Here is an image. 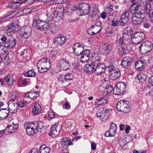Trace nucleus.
<instances>
[{
	"mask_svg": "<svg viewBox=\"0 0 153 153\" xmlns=\"http://www.w3.org/2000/svg\"><path fill=\"white\" fill-rule=\"evenodd\" d=\"M37 16L34 17L32 24L33 27L40 31H44L49 29L53 34L56 33L58 31V27L56 24L51 23L49 24L47 21H41L38 19Z\"/></svg>",
	"mask_w": 153,
	"mask_h": 153,
	"instance_id": "nucleus-1",
	"label": "nucleus"
},
{
	"mask_svg": "<svg viewBox=\"0 0 153 153\" xmlns=\"http://www.w3.org/2000/svg\"><path fill=\"white\" fill-rule=\"evenodd\" d=\"M24 127L26 129L27 134L31 136L37 132H41L43 126L41 123L34 121L31 123H26L24 124Z\"/></svg>",
	"mask_w": 153,
	"mask_h": 153,
	"instance_id": "nucleus-2",
	"label": "nucleus"
},
{
	"mask_svg": "<svg viewBox=\"0 0 153 153\" xmlns=\"http://www.w3.org/2000/svg\"><path fill=\"white\" fill-rule=\"evenodd\" d=\"M51 9L53 11V16H52L50 12H48L46 13V15L48 19L46 21L49 22V21H52L53 20L55 22H59L62 19L63 13L62 10L59 7L56 8L55 7H52Z\"/></svg>",
	"mask_w": 153,
	"mask_h": 153,
	"instance_id": "nucleus-3",
	"label": "nucleus"
},
{
	"mask_svg": "<svg viewBox=\"0 0 153 153\" xmlns=\"http://www.w3.org/2000/svg\"><path fill=\"white\" fill-rule=\"evenodd\" d=\"M37 66L40 72L43 73L47 72L50 68V60L45 58L41 59L37 63Z\"/></svg>",
	"mask_w": 153,
	"mask_h": 153,
	"instance_id": "nucleus-4",
	"label": "nucleus"
},
{
	"mask_svg": "<svg viewBox=\"0 0 153 153\" xmlns=\"http://www.w3.org/2000/svg\"><path fill=\"white\" fill-rule=\"evenodd\" d=\"M153 44L150 41H146L141 44L139 47L140 53L145 54L150 51L153 47Z\"/></svg>",
	"mask_w": 153,
	"mask_h": 153,
	"instance_id": "nucleus-5",
	"label": "nucleus"
},
{
	"mask_svg": "<svg viewBox=\"0 0 153 153\" xmlns=\"http://www.w3.org/2000/svg\"><path fill=\"white\" fill-rule=\"evenodd\" d=\"M134 14L132 18V22L134 25L140 24L145 19V13L140 10Z\"/></svg>",
	"mask_w": 153,
	"mask_h": 153,
	"instance_id": "nucleus-6",
	"label": "nucleus"
},
{
	"mask_svg": "<svg viewBox=\"0 0 153 153\" xmlns=\"http://www.w3.org/2000/svg\"><path fill=\"white\" fill-rule=\"evenodd\" d=\"M129 108V101L125 100H120L116 105L117 110L120 111L126 112Z\"/></svg>",
	"mask_w": 153,
	"mask_h": 153,
	"instance_id": "nucleus-7",
	"label": "nucleus"
},
{
	"mask_svg": "<svg viewBox=\"0 0 153 153\" xmlns=\"http://www.w3.org/2000/svg\"><path fill=\"white\" fill-rule=\"evenodd\" d=\"M126 88V84L123 82L118 83L114 87L113 93L116 95H120L123 93Z\"/></svg>",
	"mask_w": 153,
	"mask_h": 153,
	"instance_id": "nucleus-8",
	"label": "nucleus"
},
{
	"mask_svg": "<svg viewBox=\"0 0 153 153\" xmlns=\"http://www.w3.org/2000/svg\"><path fill=\"white\" fill-rule=\"evenodd\" d=\"M77 13L79 16L87 14L89 12L90 6L87 3L83 2L80 4Z\"/></svg>",
	"mask_w": 153,
	"mask_h": 153,
	"instance_id": "nucleus-9",
	"label": "nucleus"
},
{
	"mask_svg": "<svg viewBox=\"0 0 153 153\" xmlns=\"http://www.w3.org/2000/svg\"><path fill=\"white\" fill-rule=\"evenodd\" d=\"M130 10H127L124 11L122 14L119 20V22L121 26H125L130 18Z\"/></svg>",
	"mask_w": 153,
	"mask_h": 153,
	"instance_id": "nucleus-10",
	"label": "nucleus"
},
{
	"mask_svg": "<svg viewBox=\"0 0 153 153\" xmlns=\"http://www.w3.org/2000/svg\"><path fill=\"white\" fill-rule=\"evenodd\" d=\"M110 114L108 109H105L103 108H101L97 113V117H100L102 121H104L108 119Z\"/></svg>",
	"mask_w": 153,
	"mask_h": 153,
	"instance_id": "nucleus-11",
	"label": "nucleus"
},
{
	"mask_svg": "<svg viewBox=\"0 0 153 153\" xmlns=\"http://www.w3.org/2000/svg\"><path fill=\"white\" fill-rule=\"evenodd\" d=\"M144 34L143 33L138 32L134 33L132 36L131 41L135 44H138L143 40Z\"/></svg>",
	"mask_w": 153,
	"mask_h": 153,
	"instance_id": "nucleus-12",
	"label": "nucleus"
},
{
	"mask_svg": "<svg viewBox=\"0 0 153 153\" xmlns=\"http://www.w3.org/2000/svg\"><path fill=\"white\" fill-rule=\"evenodd\" d=\"M84 49L83 45L80 43H77L74 44L73 47V52L71 54L73 57L77 56L80 55Z\"/></svg>",
	"mask_w": 153,
	"mask_h": 153,
	"instance_id": "nucleus-13",
	"label": "nucleus"
},
{
	"mask_svg": "<svg viewBox=\"0 0 153 153\" xmlns=\"http://www.w3.org/2000/svg\"><path fill=\"white\" fill-rule=\"evenodd\" d=\"M70 64L68 61L64 58H61L57 64V66H59L60 69L63 71H66L70 67Z\"/></svg>",
	"mask_w": 153,
	"mask_h": 153,
	"instance_id": "nucleus-14",
	"label": "nucleus"
},
{
	"mask_svg": "<svg viewBox=\"0 0 153 153\" xmlns=\"http://www.w3.org/2000/svg\"><path fill=\"white\" fill-rule=\"evenodd\" d=\"M31 28L28 26H23L21 27L19 31L21 36L25 38H28L30 35Z\"/></svg>",
	"mask_w": 153,
	"mask_h": 153,
	"instance_id": "nucleus-15",
	"label": "nucleus"
},
{
	"mask_svg": "<svg viewBox=\"0 0 153 153\" xmlns=\"http://www.w3.org/2000/svg\"><path fill=\"white\" fill-rule=\"evenodd\" d=\"M61 128V125L58 123L53 125L51 128L50 135L53 137L58 136L59 133Z\"/></svg>",
	"mask_w": 153,
	"mask_h": 153,
	"instance_id": "nucleus-16",
	"label": "nucleus"
},
{
	"mask_svg": "<svg viewBox=\"0 0 153 153\" xmlns=\"http://www.w3.org/2000/svg\"><path fill=\"white\" fill-rule=\"evenodd\" d=\"M19 27L17 23H11L7 27V34L8 36L13 35Z\"/></svg>",
	"mask_w": 153,
	"mask_h": 153,
	"instance_id": "nucleus-17",
	"label": "nucleus"
},
{
	"mask_svg": "<svg viewBox=\"0 0 153 153\" xmlns=\"http://www.w3.org/2000/svg\"><path fill=\"white\" fill-rule=\"evenodd\" d=\"M110 127L109 130L106 132L105 135L106 137H113L116 134L117 125L115 123H112L110 124Z\"/></svg>",
	"mask_w": 153,
	"mask_h": 153,
	"instance_id": "nucleus-18",
	"label": "nucleus"
},
{
	"mask_svg": "<svg viewBox=\"0 0 153 153\" xmlns=\"http://www.w3.org/2000/svg\"><path fill=\"white\" fill-rule=\"evenodd\" d=\"M76 8L74 4L72 3L69 5H67L63 10L61 9L63 11L67 16H69L72 15V12L76 9Z\"/></svg>",
	"mask_w": 153,
	"mask_h": 153,
	"instance_id": "nucleus-19",
	"label": "nucleus"
},
{
	"mask_svg": "<svg viewBox=\"0 0 153 153\" xmlns=\"http://www.w3.org/2000/svg\"><path fill=\"white\" fill-rule=\"evenodd\" d=\"M8 110L12 113H15L18 109V104L14 100H10L8 103Z\"/></svg>",
	"mask_w": 153,
	"mask_h": 153,
	"instance_id": "nucleus-20",
	"label": "nucleus"
},
{
	"mask_svg": "<svg viewBox=\"0 0 153 153\" xmlns=\"http://www.w3.org/2000/svg\"><path fill=\"white\" fill-rule=\"evenodd\" d=\"M66 41V38L63 35H59L54 40V43L57 45H62Z\"/></svg>",
	"mask_w": 153,
	"mask_h": 153,
	"instance_id": "nucleus-21",
	"label": "nucleus"
},
{
	"mask_svg": "<svg viewBox=\"0 0 153 153\" xmlns=\"http://www.w3.org/2000/svg\"><path fill=\"white\" fill-rule=\"evenodd\" d=\"M132 61V59L130 57H126L122 61L121 65L123 67L127 68L131 65Z\"/></svg>",
	"mask_w": 153,
	"mask_h": 153,
	"instance_id": "nucleus-22",
	"label": "nucleus"
},
{
	"mask_svg": "<svg viewBox=\"0 0 153 153\" xmlns=\"http://www.w3.org/2000/svg\"><path fill=\"white\" fill-rule=\"evenodd\" d=\"M109 75L111 78L112 80H115L120 76V72L119 69H115V70L109 72Z\"/></svg>",
	"mask_w": 153,
	"mask_h": 153,
	"instance_id": "nucleus-23",
	"label": "nucleus"
},
{
	"mask_svg": "<svg viewBox=\"0 0 153 153\" xmlns=\"http://www.w3.org/2000/svg\"><path fill=\"white\" fill-rule=\"evenodd\" d=\"M16 44V40L13 37L8 39L6 43V45L8 48H12L15 47Z\"/></svg>",
	"mask_w": 153,
	"mask_h": 153,
	"instance_id": "nucleus-24",
	"label": "nucleus"
},
{
	"mask_svg": "<svg viewBox=\"0 0 153 153\" xmlns=\"http://www.w3.org/2000/svg\"><path fill=\"white\" fill-rule=\"evenodd\" d=\"M105 69V66L104 65H100L96 66L94 71L96 75H99L104 73Z\"/></svg>",
	"mask_w": 153,
	"mask_h": 153,
	"instance_id": "nucleus-25",
	"label": "nucleus"
},
{
	"mask_svg": "<svg viewBox=\"0 0 153 153\" xmlns=\"http://www.w3.org/2000/svg\"><path fill=\"white\" fill-rule=\"evenodd\" d=\"M33 108L32 111V113L35 115L39 114L42 111L41 105L38 103L35 102L33 104Z\"/></svg>",
	"mask_w": 153,
	"mask_h": 153,
	"instance_id": "nucleus-26",
	"label": "nucleus"
},
{
	"mask_svg": "<svg viewBox=\"0 0 153 153\" xmlns=\"http://www.w3.org/2000/svg\"><path fill=\"white\" fill-rule=\"evenodd\" d=\"M94 64L93 63H91V64H86L84 68L85 72L88 74L93 73L94 71Z\"/></svg>",
	"mask_w": 153,
	"mask_h": 153,
	"instance_id": "nucleus-27",
	"label": "nucleus"
},
{
	"mask_svg": "<svg viewBox=\"0 0 153 153\" xmlns=\"http://www.w3.org/2000/svg\"><path fill=\"white\" fill-rule=\"evenodd\" d=\"M141 6L140 3L137 2L136 4H132L130 8L131 13L132 14H134L138 12V11L139 8Z\"/></svg>",
	"mask_w": 153,
	"mask_h": 153,
	"instance_id": "nucleus-28",
	"label": "nucleus"
},
{
	"mask_svg": "<svg viewBox=\"0 0 153 153\" xmlns=\"http://www.w3.org/2000/svg\"><path fill=\"white\" fill-rule=\"evenodd\" d=\"M151 6V4L149 2H146L143 3L142 4V10L146 13L148 14L149 13L152 11Z\"/></svg>",
	"mask_w": 153,
	"mask_h": 153,
	"instance_id": "nucleus-29",
	"label": "nucleus"
},
{
	"mask_svg": "<svg viewBox=\"0 0 153 153\" xmlns=\"http://www.w3.org/2000/svg\"><path fill=\"white\" fill-rule=\"evenodd\" d=\"M25 0H12L10 4L9 7L13 8H16L19 7L21 4Z\"/></svg>",
	"mask_w": 153,
	"mask_h": 153,
	"instance_id": "nucleus-30",
	"label": "nucleus"
},
{
	"mask_svg": "<svg viewBox=\"0 0 153 153\" xmlns=\"http://www.w3.org/2000/svg\"><path fill=\"white\" fill-rule=\"evenodd\" d=\"M101 30L100 28H99L93 25L89 29L88 32L90 35H94L98 33Z\"/></svg>",
	"mask_w": 153,
	"mask_h": 153,
	"instance_id": "nucleus-31",
	"label": "nucleus"
},
{
	"mask_svg": "<svg viewBox=\"0 0 153 153\" xmlns=\"http://www.w3.org/2000/svg\"><path fill=\"white\" fill-rule=\"evenodd\" d=\"M10 111L5 108L0 109V119L4 120L9 115Z\"/></svg>",
	"mask_w": 153,
	"mask_h": 153,
	"instance_id": "nucleus-32",
	"label": "nucleus"
},
{
	"mask_svg": "<svg viewBox=\"0 0 153 153\" xmlns=\"http://www.w3.org/2000/svg\"><path fill=\"white\" fill-rule=\"evenodd\" d=\"M39 93L38 91H31L26 94L25 96L32 99H34L38 96Z\"/></svg>",
	"mask_w": 153,
	"mask_h": 153,
	"instance_id": "nucleus-33",
	"label": "nucleus"
},
{
	"mask_svg": "<svg viewBox=\"0 0 153 153\" xmlns=\"http://www.w3.org/2000/svg\"><path fill=\"white\" fill-rule=\"evenodd\" d=\"M18 124H12L8 126L6 128V130L10 133L14 132L18 128Z\"/></svg>",
	"mask_w": 153,
	"mask_h": 153,
	"instance_id": "nucleus-34",
	"label": "nucleus"
},
{
	"mask_svg": "<svg viewBox=\"0 0 153 153\" xmlns=\"http://www.w3.org/2000/svg\"><path fill=\"white\" fill-rule=\"evenodd\" d=\"M145 66L144 61L142 60L138 61L135 64L136 68L138 71H141L143 70Z\"/></svg>",
	"mask_w": 153,
	"mask_h": 153,
	"instance_id": "nucleus-35",
	"label": "nucleus"
},
{
	"mask_svg": "<svg viewBox=\"0 0 153 153\" xmlns=\"http://www.w3.org/2000/svg\"><path fill=\"white\" fill-rule=\"evenodd\" d=\"M4 79L8 85L12 86L13 85L14 80L12 75H8L4 77Z\"/></svg>",
	"mask_w": 153,
	"mask_h": 153,
	"instance_id": "nucleus-36",
	"label": "nucleus"
},
{
	"mask_svg": "<svg viewBox=\"0 0 153 153\" xmlns=\"http://www.w3.org/2000/svg\"><path fill=\"white\" fill-rule=\"evenodd\" d=\"M39 150L40 153H49L51 150L49 147L44 145L40 146Z\"/></svg>",
	"mask_w": 153,
	"mask_h": 153,
	"instance_id": "nucleus-37",
	"label": "nucleus"
},
{
	"mask_svg": "<svg viewBox=\"0 0 153 153\" xmlns=\"http://www.w3.org/2000/svg\"><path fill=\"white\" fill-rule=\"evenodd\" d=\"M62 145L63 146H68V145H73L72 142L71 141L69 138H63L61 142Z\"/></svg>",
	"mask_w": 153,
	"mask_h": 153,
	"instance_id": "nucleus-38",
	"label": "nucleus"
},
{
	"mask_svg": "<svg viewBox=\"0 0 153 153\" xmlns=\"http://www.w3.org/2000/svg\"><path fill=\"white\" fill-rule=\"evenodd\" d=\"M140 82H144L146 78V74L143 73H140L138 74L136 76Z\"/></svg>",
	"mask_w": 153,
	"mask_h": 153,
	"instance_id": "nucleus-39",
	"label": "nucleus"
},
{
	"mask_svg": "<svg viewBox=\"0 0 153 153\" xmlns=\"http://www.w3.org/2000/svg\"><path fill=\"white\" fill-rule=\"evenodd\" d=\"M102 49L106 53H108L112 49L111 46L108 43H104L102 46Z\"/></svg>",
	"mask_w": 153,
	"mask_h": 153,
	"instance_id": "nucleus-40",
	"label": "nucleus"
},
{
	"mask_svg": "<svg viewBox=\"0 0 153 153\" xmlns=\"http://www.w3.org/2000/svg\"><path fill=\"white\" fill-rule=\"evenodd\" d=\"M70 57L73 59V60H75L74 62H72V65L73 66L75 69L78 68L79 66V63L78 62L77 58L76 57V56H75L74 57H73L72 55Z\"/></svg>",
	"mask_w": 153,
	"mask_h": 153,
	"instance_id": "nucleus-41",
	"label": "nucleus"
},
{
	"mask_svg": "<svg viewBox=\"0 0 153 153\" xmlns=\"http://www.w3.org/2000/svg\"><path fill=\"white\" fill-rule=\"evenodd\" d=\"M101 59L100 57H95L94 58V61L92 62L91 63H95L94 65V66H97L99 65H102L101 62Z\"/></svg>",
	"mask_w": 153,
	"mask_h": 153,
	"instance_id": "nucleus-42",
	"label": "nucleus"
},
{
	"mask_svg": "<svg viewBox=\"0 0 153 153\" xmlns=\"http://www.w3.org/2000/svg\"><path fill=\"white\" fill-rule=\"evenodd\" d=\"M118 53L120 56H123L126 53V50L123 46L118 47Z\"/></svg>",
	"mask_w": 153,
	"mask_h": 153,
	"instance_id": "nucleus-43",
	"label": "nucleus"
},
{
	"mask_svg": "<svg viewBox=\"0 0 153 153\" xmlns=\"http://www.w3.org/2000/svg\"><path fill=\"white\" fill-rule=\"evenodd\" d=\"M113 90V88L111 85H108L106 86L104 90V92L106 94L105 95H110Z\"/></svg>",
	"mask_w": 153,
	"mask_h": 153,
	"instance_id": "nucleus-44",
	"label": "nucleus"
},
{
	"mask_svg": "<svg viewBox=\"0 0 153 153\" xmlns=\"http://www.w3.org/2000/svg\"><path fill=\"white\" fill-rule=\"evenodd\" d=\"M90 52L91 51L90 50L86 49L83 51H82V52H81V53L79 55L84 56H88L90 58Z\"/></svg>",
	"mask_w": 153,
	"mask_h": 153,
	"instance_id": "nucleus-45",
	"label": "nucleus"
},
{
	"mask_svg": "<svg viewBox=\"0 0 153 153\" xmlns=\"http://www.w3.org/2000/svg\"><path fill=\"white\" fill-rule=\"evenodd\" d=\"M36 74V73L32 70H29L24 74L25 76L27 77L34 76Z\"/></svg>",
	"mask_w": 153,
	"mask_h": 153,
	"instance_id": "nucleus-46",
	"label": "nucleus"
},
{
	"mask_svg": "<svg viewBox=\"0 0 153 153\" xmlns=\"http://www.w3.org/2000/svg\"><path fill=\"white\" fill-rule=\"evenodd\" d=\"M107 102V100L103 98H101L99 99V100L96 102L95 106L98 107L100 105L106 104Z\"/></svg>",
	"mask_w": 153,
	"mask_h": 153,
	"instance_id": "nucleus-47",
	"label": "nucleus"
},
{
	"mask_svg": "<svg viewBox=\"0 0 153 153\" xmlns=\"http://www.w3.org/2000/svg\"><path fill=\"white\" fill-rule=\"evenodd\" d=\"M109 21L110 22L111 25V26L117 27L118 24V20L117 18H113L110 20Z\"/></svg>",
	"mask_w": 153,
	"mask_h": 153,
	"instance_id": "nucleus-48",
	"label": "nucleus"
},
{
	"mask_svg": "<svg viewBox=\"0 0 153 153\" xmlns=\"http://www.w3.org/2000/svg\"><path fill=\"white\" fill-rule=\"evenodd\" d=\"M65 79L67 80V82L71 80L74 78V76L71 73H68L66 74L65 75Z\"/></svg>",
	"mask_w": 153,
	"mask_h": 153,
	"instance_id": "nucleus-49",
	"label": "nucleus"
},
{
	"mask_svg": "<svg viewBox=\"0 0 153 153\" xmlns=\"http://www.w3.org/2000/svg\"><path fill=\"white\" fill-rule=\"evenodd\" d=\"M48 116L49 118L52 119L55 118L56 117L54 112L52 111V110H50L48 112Z\"/></svg>",
	"mask_w": 153,
	"mask_h": 153,
	"instance_id": "nucleus-50",
	"label": "nucleus"
},
{
	"mask_svg": "<svg viewBox=\"0 0 153 153\" xmlns=\"http://www.w3.org/2000/svg\"><path fill=\"white\" fill-rule=\"evenodd\" d=\"M144 93L146 96H152L151 93V88L148 86L146 87L144 91Z\"/></svg>",
	"mask_w": 153,
	"mask_h": 153,
	"instance_id": "nucleus-51",
	"label": "nucleus"
},
{
	"mask_svg": "<svg viewBox=\"0 0 153 153\" xmlns=\"http://www.w3.org/2000/svg\"><path fill=\"white\" fill-rule=\"evenodd\" d=\"M89 58V57L81 56L79 60L82 63H86L88 61Z\"/></svg>",
	"mask_w": 153,
	"mask_h": 153,
	"instance_id": "nucleus-52",
	"label": "nucleus"
},
{
	"mask_svg": "<svg viewBox=\"0 0 153 153\" xmlns=\"http://www.w3.org/2000/svg\"><path fill=\"white\" fill-rule=\"evenodd\" d=\"M59 82L61 83H65L67 82V80L65 79V77L64 75H60L58 78Z\"/></svg>",
	"mask_w": 153,
	"mask_h": 153,
	"instance_id": "nucleus-53",
	"label": "nucleus"
},
{
	"mask_svg": "<svg viewBox=\"0 0 153 153\" xmlns=\"http://www.w3.org/2000/svg\"><path fill=\"white\" fill-rule=\"evenodd\" d=\"M115 30L113 29L108 30L106 32V35L107 36H111L114 34Z\"/></svg>",
	"mask_w": 153,
	"mask_h": 153,
	"instance_id": "nucleus-54",
	"label": "nucleus"
},
{
	"mask_svg": "<svg viewBox=\"0 0 153 153\" xmlns=\"http://www.w3.org/2000/svg\"><path fill=\"white\" fill-rule=\"evenodd\" d=\"M131 30V31L132 30V29L130 27H127L125 28L123 31V35L127 34L130 33L129 31Z\"/></svg>",
	"mask_w": 153,
	"mask_h": 153,
	"instance_id": "nucleus-55",
	"label": "nucleus"
},
{
	"mask_svg": "<svg viewBox=\"0 0 153 153\" xmlns=\"http://www.w3.org/2000/svg\"><path fill=\"white\" fill-rule=\"evenodd\" d=\"M97 10L96 9H94L92 10V11L90 13L89 15L91 17H96L97 18V17L98 16L97 15Z\"/></svg>",
	"mask_w": 153,
	"mask_h": 153,
	"instance_id": "nucleus-56",
	"label": "nucleus"
},
{
	"mask_svg": "<svg viewBox=\"0 0 153 153\" xmlns=\"http://www.w3.org/2000/svg\"><path fill=\"white\" fill-rule=\"evenodd\" d=\"M123 38L120 37L118 40H117L116 42V46L117 47H120L122 45L123 43Z\"/></svg>",
	"mask_w": 153,
	"mask_h": 153,
	"instance_id": "nucleus-57",
	"label": "nucleus"
},
{
	"mask_svg": "<svg viewBox=\"0 0 153 153\" xmlns=\"http://www.w3.org/2000/svg\"><path fill=\"white\" fill-rule=\"evenodd\" d=\"M68 0H54L53 3L55 4H61L67 2Z\"/></svg>",
	"mask_w": 153,
	"mask_h": 153,
	"instance_id": "nucleus-58",
	"label": "nucleus"
},
{
	"mask_svg": "<svg viewBox=\"0 0 153 153\" xmlns=\"http://www.w3.org/2000/svg\"><path fill=\"white\" fill-rule=\"evenodd\" d=\"M71 106L69 104L68 101L66 100L64 104L63 105V108L66 109H69L70 108Z\"/></svg>",
	"mask_w": 153,
	"mask_h": 153,
	"instance_id": "nucleus-59",
	"label": "nucleus"
},
{
	"mask_svg": "<svg viewBox=\"0 0 153 153\" xmlns=\"http://www.w3.org/2000/svg\"><path fill=\"white\" fill-rule=\"evenodd\" d=\"M110 72L112 71L113 70H115V68L114 66V65L112 63H110L107 66Z\"/></svg>",
	"mask_w": 153,
	"mask_h": 153,
	"instance_id": "nucleus-60",
	"label": "nucleus"
},
{
	"mask_svg": "<svg viewBox=\"0 0 153 153\" xmlns=\"http://www.w3.org/2000/svg\"><path fill=\"white\" fill-rule=\"evenodd\" d=\"M127 143L126 140L125 139H122L119 141V143L120 146L123 147Z\"/></svg>",
	"mask_w": 153,
	"mask_h": 153,
	"instance_id": "nucleus-61",
	"label": "nucleus"
},
{
	"mask_svg": "<svg viewBox=\"0 0 153 153\" xmlns=\"http://www.w3.org/2000/svg\"><path fill=\"white\" fill-rule=\"evenodd\" d=\"M57 50L53 49L51 51L50 56L51 57H54L57 54Z\"/></svg>",
	"mask_w": 153,
	"mask_h": 153,
	"instance_id": "nucleus-62",
	"label": "nucleus"
},
{
	"mask_svg": "<svg viewBox=\"0 0 153 153\" xmlns=\"http://www.w3.org/2000/svg\"><path fill=\"white\" fill-rule=\"evenodd\" d=\"M130 35L131 33L124 34V35H123L122 37L123 39L124 38L126 40H127L130 38Z\"/></svg>",
	"mask_w": 153,
	"mask_h": 153,
	"instance_id": "nucleus-63",
	"label": "nucleus"
},
{
	"mask_svg": "<svg viewBox=\"0 0 153 153\" xmlns=\"http://www.w3.org/2000/svg\"><path fill=\"white\" fill-rule=\"evenodd\" d=\"M149 14V18L150 20L152 22H153V11H152Z\"/></svg>",
	"mask_w": 153,
	"mask_h": 153,
	"instance_id": "nucleus-64",
	"label": "nucleus"
}]
</instances>
